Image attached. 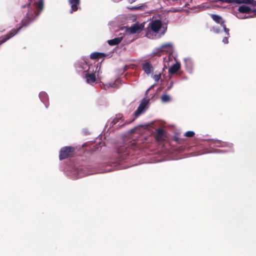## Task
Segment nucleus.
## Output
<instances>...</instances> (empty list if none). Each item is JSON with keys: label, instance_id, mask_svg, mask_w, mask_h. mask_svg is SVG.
<instances>
[{"label": "nucleus", "instance_id": "obj_1", "mask_svg": "<svg viewBox=\"0 0 256 256\" xmlns=\"http://www.w3.org/2000/svg\"><path fill=\"white\" fill-rule=\"evenodd\" d=\"M116 156L125 159L128 156L140 154L144 151V145H117L114 148Z\"/></svg>", "mask_w": 256, "mask_h": 256}, {"label": "nucleus", "instance_id": "obj_2", "mask_svg": "<svg viewBox=\"0 0 256 256\" xmlns=\"http://www.w3.org/2000/svg\"><path fill=\"white\" fill-rule=\"evenodd\" d=\"M167 30L166 24H162L160 20H152L150 24L146 33V36L151 39L157 36L164 34Z\"/></svg>", "mask_w": 256, "mask_h": 256}, {"label": "nucleus", "instance_id": "obj_3", "mask_svg": "<svg viewBox=\"0 0 256 256\" xmlns=\"http://www.w3.org/2000/svg\"><path fill=\"white\" fill-rule=\"evenodd\" d=\"M97 68L98 67L95 68L94 66H88L87 64L84 65L82 68L84 70L85 78L87 83L92 84L95 82L96 76H98V74H96Z\"/></svg>", "mask_w": 256, "mask_h": 256}, {"label": "nucleus", "instance_id": "obj_4", "mask_svg": "<svg viewBox=\"0 0 256 256\" xmlns=\"http://www.w3.org/2000/svg\"><path fill=\"white\" fill-rule=\"evenodd\" d=\"M211 17L215 22L220 24L221 27L225 34L224 37L222 40V42L225 44H228V38L230 37V30L227 28L224 24V21L223 20L222 16L218 14H212Z\"/></svg>", "mask_w": 256, "mask_h": 256}, {"label": "nucleus", "instance_id": "obj_5", "mask_svg": "<svg viewBox=\"0 0 256 256\" xmlns=\"http://www.w3.org/2000/svg\"><path fill=\"white\" fill-rule=\"evenodd\" d=\"M75 149L72 146H64L62 148L60 153V160H64L72 155Z\"/></svg>", "mask_w": 256, "mask_h": 256}, {"label": "nucleus", "instance_id": "obj_6", "mask_svg": "<svg viewBox=\"0 0 256 256\" xmlns=\"http://www.w3.org/2000/svg\"><path fill=\"white\" fill-rule=\"evenodd\" d=\"M148 100L147 99H144L142 101L138 109L134 112V115L136 117H138L142 114H143L145 112V110L148 108Z\"/></svg>", "mask_w": 256, "mask_h": 256}, {"label": "nucleus", "instance_id": "obj_7", "mask_svg": "<svg viewBox=\"0 0 256 256\" xmlns=\"http://www.w3.org/2000/svg\"><path fill=\"white\" fill-rule=\"evenodd\" d=\"M144 28L143 24H136L127 28V32L130 34H136L140 32Z\"/></svg>", "mask_w": 256, "mask_h": 256}, {"label": "nucleus", "instance_id": "obj_8", "mask_svg": "<svg viewBox=\"0 0 256 256\" xmlns=\"http://www.w3.org/2000/svg\"><path fill=\"white\" fill-rule=\"evenodd\" d=\"M20 29V27L17 30L14 28L10 30L7 34L1 37L0 38V45L16 35Z\"/></svg>", "mask_w": 256, "mask_h": 256}, {"label": "nucleus", "instance_id": "obj_9", "mask_svg": "<svg viewBox=\"0 0 256 256\" xmlns=\"http://www.w3.org/2000/svg\"><path fill=\"white\" fill-rule=\"evenodd\" d=\"M185 67L186 70L189 72H192L193 68L194 63L192 60L190 58H185L184 59Z\"/></svg>", "mask_w": 256, "mask_h": 256}, {"label": "nucleus", "instance_id": "obj_10", "mask_svg": "<svg viewBox=\"0 0 256 256\" xmlns=\"http://www.w3.org/2000/svg\"><path fill=\"white\" fill-rule=\"evenodd\" d=\"M238 10L239 13L252 14V10L249 6L246 5H242L240 6L238 8Z\"/></svg>", "mask_w": 256, "mask_h": 256}, {"label": "nucleus", "instance_id": "obj_11", "mask_svg": "<svg viewBox=\"0 0 256 256\" xmlns=\"http://www.w3.org/2000/svg\"><path fill=\"white\" fill-rule=\"evenodd\" d=\"M162 52L172 54L173 52V45L172 43H167L162 46Z\"/></svg>", "mask_w": 256, "mask_h": 256}, {"label": "nucleus", "instance_id": "obj_12", "mask_svg": "<svg viewBox=\"0 0 256 256\" xmlns=\"http://www.w3.org/2000/svg\"><path fill=\"white\" fill-rule=\"evenodd\" d=\"M151 124H142V125H140L138 126H137L132 129H131L130 130L128 131V134H132V133H134V132H138L139 133V130L142 128L144 129H146L148 126H150Z\"/></svg>", "mask_w": 256, "mask_h": 256}, {"label": "nucleus", "instance_id": "obj_13", "mask_svg": "<svg viewBox=\"0 0 256 256\" xmlns=\"http://www.w3.org/2000/svg\"><path fill=\"white\" fill-rule=\"evenodd\" d=\"M69 2L71 6V13L74 11H76L78 9L80 0H69Z\"/></svg>", "mask_w": 256, "mask_h": 256}, {"label": "nucleus", "instance_id": "obj_14", "mask_svg": "<svg viewBox=\"0 0 256 256\" xmlns=\"http://www.w3.org/2000/svg\"><path fill=\"white\" fill-rule=\"evenodd\" d=\"M142 69L147 74H151L153 70L152 66L149 62L144 63L142 64Z\"/></svg>", "mask_w": 256, "mask_h": 256}, {"label": "nucleus", "instance_id": "obj_15", "mask_svg": "<svg viewBox=\"0 0 256 256\" xmlns=\"http://www.w3.org/2000/svg\"><path fill=\"white\" fill-rule=\"evenodd\" d=\"M180 68V64L176 62L168 70V72L171 74H175Z\"/></svg>", "mask_w": 256, "mask_h": 256}, {"label": "nucleus", "instance_id": "obj_16", "mask_svg": "<svg viewBox=\"0 0 256 256\" xmlns=\"http://www.w3.org/2000/svg\"><path fill=\"white\" fill-rule=\"evenodd\" d=\"M34 5H35L36 8L38 10V12H34L36 16H37L39 14L40 12L43 9V6H44L43 2L42 0H40L38 2H34Z\"/></svg>", "mask_w": 256, "mask_h": 256}, {"label": "nucleus", "instance_id": "obj_17", "mask_svg": "<svg viewBox=\"0 0 256 256\" xmlns=\"http://www.w3.org/2000/svg\"><path fill=\"white\" fill-rule=\"evenodd\" d=\"M166 131L162 128H159L157 130L156 138L158 140H162L164 137L166 136Z\"/></svg>", "mask_w": 256, "mask_h": 256}, {"label": "nucleus", "instance_id": "obj_18", "mask_svg": "<svg viewBox=\"0 0 256 256\" xmlns=\"http://www.w3.org/2000/svg\"><path fill=\"white\" fill-rule=\"evenodd\" d=\"M122 40V37L116 38L114 39L108 40V44L110 46H114L119 44Z\"/></svg>", "mask_w": 256, "mask_h": 256}, {"label": "nucleus", "instance_id": "obj_19", "mask_svg": "<svg viewBox=\"0 0 256 256\" xmlns=\"http://www.w3.org/2000/svg\"><path fill=\"white\" fill-rule=\"evenodd\" d=\"M236 16L238 18H240V19L248 18L252 17V14H242V13H237L236 14Z\"/></svg>", "mask_w": 256, "mask_h": 256}, {"label": "nucleus", "instance_id": "obj_20", "mask_svg": "<svg viewBox=\"0 0 256 256\" xmlns=\"http://www.w3.org/2000/svg\"><path fill=\"white\" fill-rule=\"evenodd\" d=\"M40 98V100L43 102H44L45 101L48 99V96L47 94L44 92H42L40 93L39 94Z\"/></svg>", "mask_w": 256, "mask_h": 256}, {"label": "nucleus", "instance_id": "obj_21", "mask_svg": "<svg viewBox=\"0 0 256 256\" xmlns=\"http://www.w3.org/2000/svg\"><path fill=\"white\" fill-rule=\"evenodd\" d=\"M254 0H234V3L236 4H250Z\"/></svg>", "mask_w": 256, "mask_h": 256}, {"label": "nucleus", "instance_id": "obj_22", "mask_svg": "<svg viewBox=\"0 0 256 256\" xmlns=\"http://www.w3.org/2000/svg\"><path fill=\"white\" fill-rule=\"evenodd\" d=\"M102 55V54L99 53V52H93L90 54V58L94 60L98 58H99L101 57V56Z\"/></svg>", "mask_w": 256, "mask_h": 256}, {"label": "nucleus", "instance_id": "obj_23", "mask_svg": "<svg viewBox=\"0 0 256 256\" xmlns=\"http://www.w3.org/2000/svg\"><path fill=\"white\" fill-rule=\"evenodd\" d=\"M162 52V46L158 48L154 49L153 50V54L156 56H160Z\"/></svg>", "mask_w": 256, "mask_h": 256}, {"label": "nucleus", "instance_id": "obj_24", "mask_svg": "<svg viewBox=\"0 0 256 256\" xmlns=\"http://www.w3.org/2000/svg\"><path fill=\"white\" fill-rule=\"evenodd\" d=\"M170 100V97L168 94H164L161 96V100L163 102H168Z\"/></svg>", "mask_w": 256, "mask_h": 256}, {"label": "nucleus", "instance_id": "obj_25", "mask_svg": "<svg viewBox=\"0 0 256 256\" xmlns=\"http://www.w3.org/2000/svg\"><path fill=\"white\" fill-rule=\"evenodd\" d=\"M172 56L170 54L168 56V58H165L164 59V67L165 68H166L167 66H169V64L168 62V61H170V60H172Z\"/></svg>", "mask_w": 256, "mask_h": 256}, {"label": "nucleus", "instance_id": "obj_26", "mask_svg": "<svg viewBox=\"0 0 256 256\" xmlns=\"http://www.w3.org/2000/svg\"><path fill=\"white\" fill-rule=\"evenodd\" d=\"M194 131H188L184 134V136L186 137L191 138L194 136Z\"/></svg>", "mask_w": 256, "mask_h": 256}, {"label": "nucleus", "instance_id": "obj_27", "mask_svg": "<svg viewBox=\"0 0 256 256\" xmlns=\"http://www.w3.org/2000/svg\"><path fill=\"white\" fill-rule=\"evenodd\" d=\"M160 76H161V74H160V73L158 74L153 75L152 76V78L156 82H158L160 80Z\"/></svg>", "mask_w": 256, "mask_h": 256}, {"label": "nucleus", "instance_id": "obj_28", "mask_svg": "<svg viewBox=\"0 0 256 256\" xmlns=\"http://www.w3.org/2000/svg\"><path fill=\"white\" fill-rule=\"evenodd\" d=\"M212 31L216 33L220 32H222V30L218 29L216 27H214V26L212 28Z\"/></svg>", "mask_w": 256, "mask_h": 256}, {"label": "nucleus", "instance_id": "obj_29", "mask_svg": "<svg viewBox=\"0 0 256 256\" xmlns=\"http://www.w3.org/2000/svg\"><path fill=\"white\" fill-rule=\"evenodd\" d=\"M106 86L108 88V87L114 88L116 86V84L115 83H114V84H106Z\"/></svg>", "mask_w": 256, "mask_h": 256}, {"label": "nucleus", "instance_id": "obj_30", "mask_svg": "<svg viewBox=\"0 0 256 256\" xmlns=\"http://www.w3.org/2000/svg\"><path fill=\"white\" fill-rule=\"evenodd\" d=\"M122 116L120 114H119L116 116V120L117 121H118V120H122Z\"/></svg>", "mask_w": 256, "mask_h": 256}, {"label": "nucleus", "instance_id": "obj_31", "mask_svg": "<svg viewBox=\"0 0 256 256\" xmlns=\"http://www.w3.org/2000/svg\"><path fill=\"white\" fill-rule=\"evenodd\" d=\"M252 17L256 16V9L252 10Z\"/></svg>", "mask_w": 256, "mask_h": 256}, {"label": "nucleus", "instance_id": "obj_32", "mask_svg": "<svg viewBox=\"0 0 256 256\" xmlns=\"http://www.w3.org/2000/svg\"><path fill=\"white\" fill-rule=\"evenodd\" d=\"M220 142V140H212V143H218V142Z\"/></svg>", "mask_w": 256, "mask_h": 256}, {"label": "nucleus", "instance_id": "obj_33", "mask_svg": "<svg viewBox=\"0 0 256 256\" xmlns=\"http://www.w3.org/2000/svg\"><path fill=\"white\" fill-rule=\"evenodd\" d=\"M134 119H133L131 121H130V122H128L126 121V122H125V124H130V122H133L134 120Z\"/></svg>", "mask_w": 256, "mask_h": 256}, {"label": "nucleus", "instance_id": "obj_34", "mask_svg": "<svg viewBox=\"0 0 256 256\" xmlns=\"http://www.w3.org/2000/svg\"><path fill=\"white\" fill-rule=\"evenodd\" d=\"M98 145H96V146H94V150L98 149Z\"/></svg>", "mask_w": 256, "mask_h": 256}, {"label": "nucleus", "instance_id": "obj_35", "mask_svg": "<svg viewBox=\"0 0 256 256\" xmlns=\"http://www.w3.org/2000/svg\"><path fill=\"white\" fill-rule=\"evenodd\" d=\"M172 83L171 82L170 84V86L169 87V88H170L172 87Z\"/></svg>", "mask_w": 256, "mask_h": 256}, {"label": "nucleus", "instance_id": "obj_36", "mask_svg": "<svg viewBox=\"0 0 256 256\" xmlns=\"http://www.w3.org/2000/svg\"><path fill=\"white\" fill-rule=\"evenodd\" d=\"M172 83L171 82L170 84V86L169 87V88H170L172 87Z\"/></svg>", "mask_w": 256, "mask_h": 256}, {"label": "nucleus", "instance_id": "obj_37", "mask_svg": "<svg viewBox=\"0 0 256 256\" xmlns=\"http://www.w3.org/2000/svg\"><path fill=\"white\" fill-rule=\"evenodd\" d=\"M31 14H31V13H30V14H28V17H30V15H31Z\"/></svg>", "mask_w": 256, "mask_h": 256}, {"label": "nucleus", "instance_id": "obj_38", "mask_svg": "<svg viewBox=\"0 0 256 256\" xmlns=\"http://www.w3.org/2000/svg\"><path fill=\"white\" fill-rule=\"evenodd\" d=\"M96 144H100V142H96Z\"/></svg>", "mask_w": 256, "mask_h": 256}, {"label": "nucleus", "instance_id": "obj_39", "mask_svg": "<svg viewBox=\"0 0 256 256\" xmlns=\"http://www.w3.org/2000/svg\"><path fill=\"white\" fill-rule=\"evenodd\" d=\"M137 8H133L132 9H136Z\"/></svg>", "mask_w": 256, "mask_h": 256}, {"label": "nucleus", "instance_id": "obj_40", "mask_svg": "<svg viewBox=\"0 0 256 256\" xmlns=\"http://www.w3.org/2000/svg\"><path fill=\"white\" fill-rule=\"evenodd\" d=\"M86 146V145L82 144L83 147H84V146Z\"/></svg>", "mask_w": 256, "mask_h": 256}]
</instances>
